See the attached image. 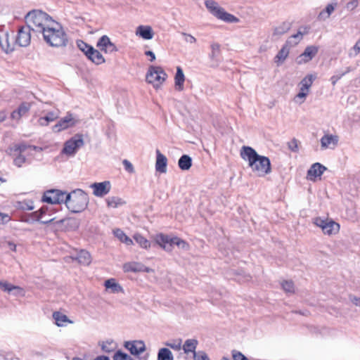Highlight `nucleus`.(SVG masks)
<instances>
[{"mask_svg":"<svg viewBox=\"0 0 360 360\" xmlns=\"http://www.w3.org/2000/svg\"><path fill=\"white\" fill-rule=\"evenodd\" d=\"M31 108V104L24 102L20 104L17 110L11 113V118L13 120H20L22 116L26 115Z\"/></svg>","mask_w":360,"mask_h":360,"instance_id":"5701e85b","label":"nucleus"},{"mask_svg":"<svg viewBox=\"0 0 360 360\" xmlns=\"http://www.w3.org/2000/svg\"><path fill=\"white\" fill-rule=\"evenodd\" d=\"M60 116V111L56 109L47 112L46 114L38 119L37 122L40 126H47L50 122L57 120Z\"/></svg>","mask_w":360,"mask_h":360,"instance_id":"6ab92c4d","label":"nucleus"},{"mask_svg":"<svg viewBox=\"0 0 360 360\" xmlns=\"http://www.w3.org/2000/svg\"><path fill=\"white\" fill-rule=\"evenodd\" d=\"M290 52V49L288 47V46H284L281 48V49L278 51L277 55L274 58L275 63L277 64L278 66L281 65L285 60L287 58L288 54Z\"/></svg>","mask_w":360,"mask_h":360,"instance_id":"bb28decb","label":"nucleus"},{"mask_svg":"<svg viewBox=\"0 0 360 360\" xmlns=\"http://www.w3.org/2000/svg\"><path fill=\"white\" fill-rule=\"evenodd\" d=\"M179 167L181 170H188L192 166V159L188 155H183L178 161Z\"/></svg>","mask_w":360,"mask_h":360,"instance_id":"7c9ffc66","label":"nucleus"},{"mask_svg":"<svg viewBox=\"0 0 360 360\" xmlns=\"http://www.w3.org/2000/svg\"><path fill=\"white\" fill-rule=\"evenodd\" d=\"M78 120L70 112L61 118L57 124L52 127V130L54 132H60L68 128L75 126L78 123Z\"/></svg>","mask_w":360,"mask_h":360,"instance_id":"f8f14e48","label":"nucleus"},{"mask_svg":"<svg viewBox=\"0 0 360 360\" xmlns=\"http://www.w3.org/2000/svg\"><path fill=\"white\" fill-rule=\"evenodd\" d=\"M319 49L316 46H308L305 48L304 52L296 59L298 64L306 63L313 59L317 54Z\"/></svg>","mask_w":360,"mask_h":360,"instance_id":"2eb2a0df","label":"nucleus"},{"mask_svg":"<svg viewBox=\"0 0 360 360\" xmlns=\"http://www.w3.org/2000/svg\"><path fill=\"white\" fill-rule=\"evenodd\" d=\"M155 242L167 252H172L174 245L182 250H188L189 249V245L185 240L178 237H170L162 233L156 236Z\"/></svg>","mask_w":360,"mask_h":360,"instance_id":"39448f33","label":"nucleus"},{"mask_svg":"<svg viewBox=\"0 0 360 360\" xmlns=\"http://www.w3.org/2000/svg\"><path fill=\"white\" fill-rule=\"evenodd\" d=\"M359 5L358 0H352L349 1L346 5V8L349 11H352L356 8Z\"/></svg>","mask_w":360,"mask_h":360,"instance_id":"13d9d810","label":"nucleus"},{"mask_svg":"<svg viewBox=\"0 0 360 360\" xmlns=\"http://www.w3.org/2000/svg\"><path fill=\"white\" fill-rule=\"evenodd\" d=\"M0 288L8 293L11 292L13 289L20 290V286L12 285L7 281H0Z\"/></svg>","mask_w":360,"mask_h":360,"instance_id":"a19ab883","label":"nucleus"},{"mask_svg":"<svg viewBox=\"0 0 360 360\" xmlns=\"http://www.w3.org/2000/svg\"><path fill=\"white\" fill-rule=\"evenodd\" d=\"M194 360H210L207 354L203 351H198L193 354Z\"/></svg>","mask_w":360,"mask_h":360,"instance_id":"603ef678","label":"nucleus"},{"mask_svg":"<svg viewBox=\"0 0 360 360\" xmlns=\"http://www.w3.org/2000/svg\"><path fill=\"white\" fill-rule=\"evenodd\" d=\"M31 29L27 25L18 29L15 44L21 47H27L31 41Z\"/></svg>","mask_w":360,"mask_h":360,"instance_id":"ddd939ff","label":"nucleus"},{"mask_svg":"<svg viewBox=\"0 0 360 360\" xmlns=\"http://www.w3.org/2000/svg\"><path fill=\"white\" fill-rule=\"evenodd\" d=\"M234 360H246L247 358L240 352H236L233 354Z\"/></svg>","mask_w":360,"mask_h":360,"instance_id":"052dcab7","label":"nucleus"},{"mask_svg":"<svg viewBox=\"0 0 360 360\" xmlns=\"http://www.w3.org/2000/svg\"><path fill=\"white\" fill-rule=\"evenodd\" d=\"M20 209L23 210H32L34 208V206L33 205L32 202H19V207Z\"/></svg>","mask_w":360,"mask_h":360,"instance_id":"3c124183","label":"nucleus"},{"mask_svg":"<svg viewBox=\"0 0 360 360\" xmlns=\"http://www.w3.org/2000/svg\"><path fill=\"white\" fill-rule=\"evenodd\" d=\"M165 345L174 350L179 351L182 348V340L181 339L172 340L167 342Z\"/></svg>","mask_w":360,"mask_h":360,"instance_id":"ea45409f","label":"nucleus"},{"mask_svg":"<svg viewBox=\"0 0 360 360\" xmlns=\"http://www.w3.org/2000/svg\"><path fill=\"white\" fill-rule=\"evenodd\" d=\"M106 289H110L112 293L122 292V287L115 281L114 278H110L105 281L104 284Z\"/></svg>","mask_w":360,"mask_h":360,"instance_id":"a878e982","label":"nucleus"},{"mask_svg":"<svg viewBox=\"0 0 360 360\" xmlns=\"http://www.w3.org/2000/svg\"><path fill=\"white\" fill-rule=\"evenodd\" d=\"M56 223L57 224H60L63 223H66V224H75V221L71 219H62L56 221Z\"/></svg>","mask_w":360,"mask_h":360,"instance_id":"bf43d9fd","label":"nucleus"},{"mask_svg":"<svg viewBox=\"0 0 360 360\" xmlns=\"http://www.w3.org/2000/svg\"><path fill=\"white\" fill-rule=\"evenodd\" d=\"M198 344V341L196 339H188L185 341L184 345L182 346V349L186 354H188L190 352H193L195 354V349Z\"/></svg>","mask_w":360,"mask_h":360,"instance_id":"c85d7f7f","label":"nucleus"},{"mask_svg":"<svg viewBox=\"0 0 360 360\" xmlns=\"http://www.w3.org/2000/svg\"><path fill=\"white\" fill-rule=\"evenodd\" d=\"M145 54L149 57H150V61H153L155 60V53L151 51H146Z\"/></svg>","mask_w":360,"mask_h":360,"instance_id":"338daca9","label":"nucleus"},{"mask_svg":"<svg viewBox=\"0 0 360 360\" xmlns=\"http://www.w3.org/2000/svg\"><path fill=\"white\" fill-rule=\"evenodd\" d=\"M338 142V137L333 134H325L321 139V146L323 149L334 148Z\"/></svg>","mask_w":360,"mask_h":360,"instance_id":"aec40b11","label":"nucleus"},{"mask_svg":"<svg viewBox=\"0 0 360 360\" xmlns=\"http://www.w3.org/2000/svg\"><path fill=\"white\" fill-rule=\"evenodd\" d=\"M124 271L126 272H141L143 264L138 262H128L123 266Z\"/></svg>","mask_w":360,"mask_h":360,"instance_id":"473e14b6","label":"nucleus"},{"mask_svg":"<svg viewBox=\"0 0 360 360\" xmlns=\"http://www.w3.org/2000/svg\"><path fill=\"white\" fill-rule=\"evenodd\" d=\"M211 53L210 57L212 59L215 60L219 56L220 53V45L219 44L214 43L211 45Z\"/></svg>","mask_w":360,"mask_h":360,"instance_id":"de8ad7c7","label":"nucleus"},{"mask_svg":"<svg viewBox=\"0 0 360 360\" xmlns=\"http://www.w3.org/2000/svg\"><path fill=\"white\" fill-rule=\"evenodd\" d=\"M290 25L289 22H283L281 25L274 29V34L281 35L285 33L290 29Z\"/></svg>","mask_w":360,"mask_h":360,"instance_id":"c03bdc74","label":"nucleus"},{"mask_svg":"<svg viewBox=\"0 0 360 360\" xmlns=\"http://www.w3.org/2000/svg\"><path fill=\"white\" fill-rule=\"evenodd\" d=\"M89 202L87 194L81 189H76L67 193L65 202L68 209L72 212L77 213L84 210Z\"/></svg>","mask_w":360,"mask_h":360,"instance_id":"20e7f679","label":"nucleus"},{"mask_svg":"<svg viewBox=\"0 0 360 360\" xmlns=\"http://www.w3.org/2000/svg\"><path fill=\"white\" fill-rule=\"evenodd\" d=\"M281 286L287 293H293L295 292L294 283L291 281H283L281 283Z\"/></svg>","mask_w":360,"mask_h":360,"instance_id":"37998d69","label":"nucleus"},{"mask_svg":"<svg viewBox=\"0 0 360 360\" xmlns=\"http://www.w3.org/2000/svg\"><path fill=\"white\" fill-rule=\"evenodd\" d=\"M87 58L96 65H101L105 63V59L103 55L98 50L95 49L94 47L92 50L89 53Z\"/></svg>","mask_w":360,"mask_h":360,"instance_id":"393cba45","label":"nucleus"},{"mask_svg":"<svg viewBox=\"0 0 360 360\" xmlns=\"http://www.w3.org/2000/svg\"><path fill=\"white\" fill-rule=\"evenodd\" d=\"M167 75L161 67L150 66L146 75V81L158 88L166 79Z\"/></svg>","mask_w":360,"mask_h":360,"instance_id":"0eeeda50","label":"nucleus"},{"mask_svg":"<svg viewBox=\"0 0 360 360\" xmlns=\"http://www.w3.org/2000/svg\"><path fill=\"white\" fill-rule=\"evenodd\" d=\"M78 262L83 265H89L91 263V258L89 252L81 250L76 257Z\"/></svg>","mask_w":360,"mask_h":360,"instance_id":"2f4dec72","label":"nucleus"},{"mask_svg":"<svg viewBox=\"0 0 360 360\" xmlns=\"http://www.w3.org/2000/svg\"><path fill=\"white\" fill-rule=\"evenodd\" d=\"M27 25L36 32L42 33L53 20L41 11H32L25 16Z\"/></svg>","mask_w":360,"mask_h":360,"instance_id":"7ed1b4c3","label":"nucleus"},{"mask_svg":"<svg viewBox=\"0 0 360 360\" xmlns=\"http://www.w3.org/2000/svg\"><path fill=\"white\" fill-rule=\"evenodd\" d=\"M124 347L133 355H139L146 350V345L142 340L127 341Z\"/></svg>","mask_w":360,"mask_h":360,"instance_id":"f3484780","label":"nucleus"},{"mask_svg":"<svg viewBox=\"0 0 360 360\" xmlns=\"http://www.w3.org/2000/svg\"><path fill=\"white\" fill-rule=\"evenodd\" d=\"M44 41L51 46H65L68 37L60 24L53 20L41 33Z\"/></svg>","mask_w":360,"mask_h":360,"instance_id":"f03ea898","label":"nucleus"},{"mask_svg":"<svg viewBox=\"0 0 360 360\" xmlns=\"http://www.w3.org/2000/svg\"><path fill=\"white\" fill-rule=\"evenodd\" d=\"M326 169V167L316 162L311 165L307 172V175L309 179L312 180L314 178L321 176Z\"/></svg>","mask_w":360,"mask_h":360,"instance_id":"4be33fe9","label":"nucleus"},{"mask_svg":"<svg viewBox=\"0 0 360 360\" xmlns=\"http://www.w3.org/2000/svg\"><path fill=\"white\" fill-rule=\"evenodd\" d=\"M335 6V5H333V4H328L326 9L319 13V18L321 20H326L328 18L330 14L334 11Z\"/></svg>","mask_w":360,"mask_h":360,"instance_id":"58836bf2","label":"nucleus"},{"mask_svg":"<svg viewBox=\"0 0 360 360\" xmlns=\"http://www.w3.org/2000/svg\"><path fill=\"white\" fill-rule=\"evenodd\" d=\"M26 162V158L25 156V154H19L15 159H14V164L18 167H20L24 163Z\"/></svg>","mask_w":360,"mask_h":360,"instance_id":"8fccbe9b","label":"nucleus"},{"mask_svg":"<svg viewBox=\"0 0 360 360\" xmlns=\"http://www.w3.org/2000/svg\"><path fill=\"white\" fill-rule=\"evenodd\" d=\"M167 159L159 150H156L155 169L160 173H166Z\"/></svg>","mask_w":360,"mask_h":360,"instance_id":"412c9836","label":"nucleus"},{"mask_svg":"<svg viewBox=\"0 0 360 360\" xmlns=\"http://www.w3.org/2000/svg\"><path fill=\"white\" fill-rule=\"evenodd\" d=\"M113 360H133L130 356L121 351H117L114 356Z\"/></svg>","mask_w":360,"mask_h":360,"instance_id":"09e8293b","label":"nucleus"},{"mask_svg":"<svg viewBox=\"0 0 360 360\" xmlns=\"http://www.w3.org/2000/svg\"><path fill=\"white\" fill-rule=\"evenodd\" d=\"M96 46L105 53H111L117 51L116 46L111 42L110 38L106 35H103L99 39Z\"/></svg>","mask_w":360,"mask_h":360,"instance_id":"a211bd4d","label":"nucleus"},{"mask_svg":"<svg viewBox=\"0 0 360 360\" xmlns=\"http://www.w3.org/2000/svg\"><path fill=\"white\" fill-rule=\"evenodd\" d=\"M122 243H125L127 245H133V243H134L133 240L127 236L124 238Z\"/></svg>","mask_w":360,"mask_h":360,"instance_id":"774afa93","label":"nucleus"},{"mask_svg":"<svg viewBox=\"0 0 360 360\" xmlns=\"http://www.w3.org/2000/svg\"><path fill=\"white\" fill-rule=\"evenodd\" d=\"M360 53V39L356 42L354 46L349 50L348 56L349 58L356 56Z\"/></svg>","mask_w":360,"mask_h":360,"instance_id":"49530a36","label":"nucleus"},{"mask_svg":"<svg viewBox=\"0 0 360 360\" xmlns=\"http://www.w3.org/2000/svg\"><path fill=\"white\" fill-rule=\"evenodd\" d=\"M185 82V76L182 68L179 66L176 68V72L174 77L175 89L178 91L184 90V83Z\"/></svg>","mask_w":360,"mask_h":360,"instance_id":"b1692460","label":"nucleus"},{"mask_svg":"<svg viewBox=\"0 0 360 360\" xmlns=\"http://www.w3.org/2000/svg\"><path fill=\"white\" fill-rule=\"evenodd\" d=\"M240 155L243 160L248 162V166L257 176L263 177L271 172L269 158L259 155L252 147L243 146Z\"/></svg>","mask_w":360,"mask_h":360,"instance_id":"f257e3e1","label":"nucleus"},{"mask_svg":"<svg viewBox=\"0 0 360 360\" xmlns=\"http://www.w3.org/2000/svg\"><path fill=\"white\" fill-rule=\"evenodd\" d=\"M93 189V194L97 197H103L107 195L111 188L110 181H105L99 183H94L90 186Z\"/></svg>","mask_w":360,"mask_h":360,"instance_id":"dca6fc26","label":"nucleus"},{"mask_svg":"<svg viewBox=\"0 0 360 360\" xmlns=\"http://www.w3.org/2000/svg\"><path fill=\"white\" fill-rule=\"evenodd\" d=\"M84 143L83 136L77 134L65 142L63 153L68 155H74Z\"/></svg>","mask_w":360,"mask_h":360,"instance_id":"1a4fd4ad","label":"nucleus"},{"mask_svg":"<svg viewBox=\"0 0 360 360\" xmlns=\"http://www.w3.org/2000/svg\"><path fill=\"white\" fill-rule=\"evenodd\" d=\"M315 75L309 74L304 77L300 82V92L295 96V101L300 104L304 103L307 96L309 93V89L316 79Z\"/></svg>","mask_w":360,"mask_h":360,"instance_id":"6e6552de","label":"nucleus"},{"mask_svg":"<svg viewBox=\"0 0 360 360\" xmlns=\"http://www.w3.org/2000/svg\"><path fill=\"white\" fill-rule=\"evenodd\" d=\"M314 223L321 229L324 234L328 236L336 234L340 230L339 224L328 219H324L321 217H316L314 219Z\"/></svg>","mask_w":360,"mask_h":360,"instance_id":"9d476101","label":"nucleus"},{"mask_svg":"<svg viewBox=\"0 0 360 360\" xmlns=\"http://www.w3.org/2000/svg\"><path fill=\"white\" fill-rule=\"evenodd\" d=\"M10 220V218L8 214H3L0 212V224H4Z\"/></svg>","mask_w":360,"mask_h":360,"instance_id":"e2e57ef3","label":"nucleus"},{"mask_svg":"<svg viewBox=\"0 0 360 360\" xmlns=\"http://www.w3.org/2000/svg\"><path fill=\"white\" fill-rule=\"evenodd\" d=\"M29 148L35 150L37 148L36 146H27L25 144H18L15 145L14 147V150L15 152H18L19 154H25L26 153V150Z\"/></svg>","mask_w":360,"mask_h":360,"instance_id":"a18cd8bd","label":"nucleus"},{"mask_svg":"<svg viewBox=\"0 0 360 360\" xmlns=\"http://www.w3.org/2000/svg\"><path fill=\"white\" fill-rule=\"evenodd\" d=\"M350 300L354 305H356V307H359L360 308V298L359 297L352 296V297H350Z\"/></svg>","mask_w":360,"mask_h":360,"instance_id":"69168bd1","label":"nucleus"},{"mask_svg":"<svg viewBox=\"0 0 360 360\" xmlns=\"http://www.w3.org/2000/svg\"><path fill=\"white\" fill-rule=\"evenodd\" d=\"M144 39H151L153 37V30L149 26H139L136 32Z\"/></svg>","mask_w":360,"mask_h":360,"instance_id":"c756f323","label":"nucleus"},{"mask_svg":"<svg viewBox=\"0 0 360 360\" xmlns=\"http://www.w3.org/2000/svg\"><path fill=\"white\" fill-rule=\"evenodd\" d=\"M303 34H304L300 31H299L297 34H292L288 39L285 45L288 46L289 49L296 46L302 39Z\"/></svg>","mask_w":360,"mask_h":360,"instance_id":"72a5a7b5","label":"nucleus"},{"mask_svg":"<svg viewBox=\"0 0 360 360\" xmlns=\"http://www.w3.org/2000/svg\"><path fill=\"white\" fill-rule=\"evenodd\" d=\"M205 5L212 15L222 21L226 22H238L239 21L238 18L226 12L217 2L213 0L205 1Z\"/></svg>","mask_w":360,"mask_h":360,"instance_id":"423d86ee","label":"nucleus"},{"mask_svg":"<svg viewBox=\"0 0 360 360\" xmlns=\"http://www.w3.org/2000/svg\"><path fill=\"white\" fill-rule=\"evenodd\" d=\"M106 202H107V205L108 207H113V208L117 207L118 206H120L125 203L124 201L122 198H120L119 197H115V196L109 197L106 200Z\"/></svg>","mask_w":360,"mask_h":360,"instance_id":"4c0bfd02","label":"nucleus"},{"mask_svg":"<svg viewBox=\"0 0 360 360\" xmlns=\"http://www.w3.org/2000/svg\"><path fill=\"white\" fill-rule=\"evenodd\" d=\"M181 34L184 37L186 42L189 44H194L196 42V39L193 35L185 32H182Z\"/></svg>","mask_w":360,"mask_h":360,"instance_id":"4d7b16f0","label":"nucleus"},{"mask_svg":"<svg viewBox=\"0 0 360 360\" xmlns=\"http://www.w3.org/2000/svg\"><path fill=\"white\" fill-rule=\"evenodd\" d=\"M49 211V208L47 206H43L39 210L31 213L30 215L34 220L39 221L44 219Z\"/></svg>","mask_w":360,"mask_h":360,"instance_id":"f704fd0d","label":"nucleus"},{"mask_svg":"<svg viewBox=\"0 0 360 360\" xmlns=\"http://www.w3.org/2000/svg\"><path fill=\"white\" fill-rule=\"evenodd\" d=\"M53 318L55 320L56 324L59 327L64 326L66 323H72V321L69 320L66 315L59 311L53 312Z\"/></svg>","mask_w":360,"mask_h":360,"instance_id":"cd10ccee","label":"nucleus"},{"mask_svg":"<svg viewBox=\"0 0 360 360\" xmlns=\"http://www.w3.org/2000/svg\"><path fill=\"white\" fill-rule=\"evenodd\" d=\"M288 148L292 152H297L298 150L297 140L295 139H292L288 143Z\"/></svg>","mask_w":360,"mask_h":360,"instance_id":"5fc2aeb1","label":"nucleus"},{"mask_svg":"<svg viewBox=\"0 0 360 360\" xmlns=\"http://www.w3.org/2000/svg\"><path fill=\"white\" fill-rule=\"evenodd\" d=\"M114 235L117 237L121 242H122L127 235L120 229H117L113 231Z\"/></svg>","mask_w":360,"mask_h":360,"instance_id":"6e6d98bb","label":"nucleus"},{"mask_svg":"<svg viewBox=\"0 0 360 360\" xmlns=\"http://www.w3.org/2000/svg\"><path fill=\"white\" fill-rule=\"evenodd\" d=\"M134 239L143 248L148 249L150 246V241L139 233H136Z\"/></svg>","mask_w":360,"mask_h":360,"instance_id":"e433bc0d","label":"nucleus"},{"mask_svg":"<svg viewBox=\"0 0 360 360\" xmlns=\"http://www.w3.org/2000/svg\"><path fill=\"white\" fill-rule=\"evenodd\" d=\"M122 164L124 165V169L130 174L134 172V168L133 165L127 160H124L122 161Z\"/></svg>","mask_w":360,"mask_h":360,"instance_id":"864d4df0","label":"nucleus"},{"mask_svg":"<svg viewBox=\"0 0 360 360\" xmlns=\"http://www.w3.org/2000/svg\"><path fill=\"white\" fill-rule=\"evenodd\" d=\"M158 360H174V356L169 349L161 348L158 353Z\"/></svg>","mask_w":360,"mask_h":360,"instance_id":"c9c22d12","label":"nucleus"},{"mask_svg":"<svg viewBox=\"0 0 360 360\" xmlns=\"http://www.w3.org/2000/svg\"><path fill=\"white\" fill-rule=\"evenodd\" d=\"M13 292V294L15 296H24L25 295V291L23 290V288H20V290H17V289H13V291L11 292Z\"/></svg>","mask_w":360,"mask_h":360,"instance_id":"0e129e2a","label":"nucleus"},{"mask_svg":"<svg viewBox=\"0 0 360 360\" xmlns=\"http://www.w3.org/2000/svg\"><path fill=\"white\" fill-rule=\"evenodd\" d=\"M15 41L13 40V37L10 38L7 32H0V48L6 53H11L15 49Z\"/></svg>","mask_w":360,"mask_h":360,"instance_id":"4468645a","label":"nucleus"},{"mask_svg":"<svg viewBox=\"0 0 360 360\" xmlns=\"http://www.w3.org/2000/svg\"><path fill=\"white\" fill-rule=\"evenodd\" d=\"M56 219V217H49V218H46V217H44V219L39 220V221L41 223V224H48L49 223H52L55 221Z\"/></svg>","mask_w":360,"mask_h":360,"instance_id":"680f3d73","label":"nucleus"},{"mask_svg":"<svg viewBox=\"0 0 360 360\" xmlns=\"http://www.w3.org/2000/svg\"><path fill=\"white\" fill-rule=\"evenodd\" d=\"M67 193L60 190L53 189L44 192L42 201L50 204H60L65 202Z\"/></svg>","mask_w":360,"mask_h":360,"instance_id":"9b49d317","label":"nucleus"},{"mask_svg":"<svg viewBox=\"0 0 360 360\" xmlns=\"http://www.w3.org/2000/svg\"><path fill=\"white\" fill-rule=\"evenodd\" d=\"M77 44L79 50H81L87 57L89 53L92 50L93 46L87 44L86 43L81 40L78 41Z\"/></svg>","mask_w":360,"mask_h":360,"instance_id":"79ce46f5","label":"nucleus"}]
</instances>
